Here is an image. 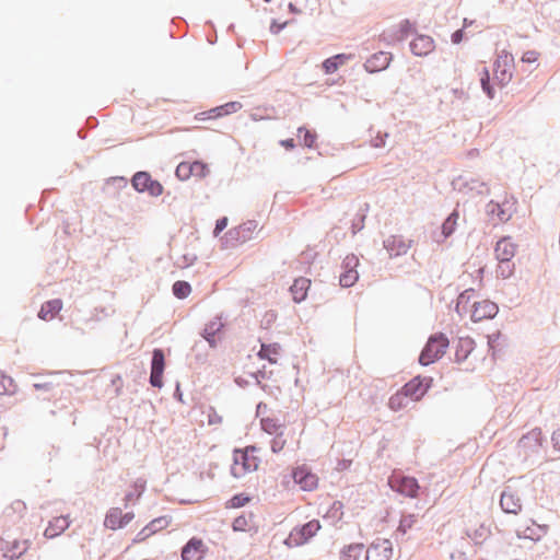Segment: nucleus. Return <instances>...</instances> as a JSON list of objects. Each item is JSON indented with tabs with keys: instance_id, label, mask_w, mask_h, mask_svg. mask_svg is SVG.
Wrapping results in <instances>:
<instances>
[{
	"instance_id": "f257e3e1",
	"label": "nucleus",
	"mask_w": 560,
	"mask_h": 560,
	"mask_svg": "<svg viewBox=\"0 0 560 560\" xmlns=\"http://www.w3.org/2000/svg\"><path fill=\"white\" fill-rule=\"evenodd\" d=\"M448 345L450 341L444 334L440 332L431 336L420 353V364L429 365L441 359L446 352Z\"/></svg>"
},
{
	"instance_id": "f03ea898",
	"label": "nucleus",
	"mask_w": 560,
	"mask_h": 560,
	"mask_svg": "<svg viewBox=\"0 0 560 560\" xmlns=\"http://www.w3.org/2000/svg\"><path fill=\"white\" fill-rule=\"evenodd\" d=\"M452 186L454 190L467 195L469 197L488 195L490 188L487 183L474 178L468 175H459L453 179Z\"/></svg>"
},
{
	"instance_id": "7ed1b4c3",
	"label": "nucleus",
	"mask_w": 560,
	"mask_h": 560,
	"mask_svg": "<svg viewBox=\"0 0 560 560\" xmlns=\"http://www.w3.org/2000/svg\"><path fill=\"white\" fill-rule=\"evenodd\" d=\"M249 451H255V447H247L246 450H235L233 455V466L231 472L234 477L241 478L247 472L254 471L258 467V459L249 456Z\"/></svg>"
},
{
	"instance_id": "20e7f679",
	"label": "nucleus",
	"mask_w": 560,
	"mask_h": 560,
	"mask_svg": "<svg viewBox=\"0 0 560 560\" xmlns=\"http://www.w3.org/2000/svg\"><path fill=\"white\" fill-rule=\"evenodd\" d=\"M320 529V523L317 520H312L302 526L294 527L288 538L285 545L289 547H299L306 544L316 533Z\"/></svg>"
},
{
	"instance_id": "39448f33",
	"label": "nucleus",
	"mask_w": 560,
	"mask_h": 560,
	"mask_svg": "<svg viewBox=\"0 0 560 560\" xmlns=\"http://www.w3.org/2000/svg\"><path fill=\"white\" fill-rule=\"evenodd\" d=\"M513 66V55L505 50H502V52L498 55L493 70L494 79L501 86L506 85L511 81Z\"/></svg>"
},
{
	"instance_id": "423d86ee",
	"label": "nucleus",
	"mask_w": 560,
	"mask_h": 560,
	"mask_svg": "<svg viewBox=\"0 0 560 560\" xmlns=\"http://www.w3.org/2000/svg\"><path fill=\"white\" fill-rule=\"evenodd\" d=\"M432 382V377L416 376L406 383L401 390L410 400L417 401L425 395L428 389L431 387Z\"/></svg>"
},
{
	"instance_id": "0eeeda50",
	"label": "nucleus",
	"mask_w": 560,
	"mask_h": 560,
	"mask_svg": "<svg viewBox=\"0 0 560 560\" xmlns=\"http://www.w3.org/2000/svg\"><path fill=\"white\" fill-rule=\"evenodd\" d=\"M165 369V355L162 349H154L151 359L150 384L153 387L161 388L163 386V372Z\"/></svg>"
},
{
	"instance_id": "6e6552de",
	"label": "nucleus",
	"mask_w": 560,
	"mask_h": 560,
	"mask_svg": "<svg viewBox=\"0 0 560 560\" xmlns=\"http://www.w3.org/2000/svg\"><path fill=\"white\" fill-rule=\"evenodd\" d=\"M28 549L27 540L9 541L0 537V556L7 560H14L24 555Z\"/></svg>"
},
{
	"instance_id": "1a4fd4ad",
	"label": "nucleus",
	"mask_w": 560,
	"mask_h": 560,
	"mask_svg": "<svg viewBox=\"0 0 560 560\" xmlns=\"http://www.w3.org/2000/svg\"><path fill=\"white\" fill-rule=\"evenodd\" d=\"M393 545L388 539H377L368 549L365 560H390Z\"/></svg>"
},
{
	"instance_id": "9d476101",
	"label": "nucleus",
	"mask_w": 560,
	"mask_h": 560,
	"mask_svg": "<svg viewBox=\"0 0 560 560\" xmlns=\"http://www.w3.org/2000/svg\"><path fill=\"white\" fill-rule=\"evenodd\" d=\"M500 506L509 514H518L522 511V500L511 487H506L500 495Z\"/></svg>"
},
{
	"instance_id": "9b49d317",
	"label": "nucleus",
	"mask_w": 560,
	"mask_h": 560,
	"mask_svg": "<svg viewBox=\"0 0 560 560\" xmlns=\"http://www.w3.org/2000/svg\"><path fill=\"white\" fill-rule=\"evenodd\" d=\"M498 305L492 301L483 300L480 302H474L471 319L477 323L487 318H493L498 314Z\"/></svg>"
},
{
	"instance_id": "f8f14e48",
	"label": "nucleus",
	"mask_w": 560,
	"mask_h": 560,
	"mask_svg": "<svg viewBox=\"0 0 560 560\" xmlns=\"http://www.w3.org/2000/svg\"><path fill=\"white\" fill-rule=\"evenodd\" d=\"M389 482L393 489L406 497L415 498L419 490L418 481L413 477H396Z\"/></svg>"
},
{
	"instance_id": "ddd939ff",
	"label": "nucleus",
	"mask_w": 560,
	"mask_h": 560,
	"mask_svg": "<svg viewBox=\"0 0 560 560\" xmlns=\"http://www.w3.org/2000/svg\"><path fill=\"white\" fill-rule=\"evenodd\" d=\"M410 246L411 241H407L399 235H390L384 241V248L390 257H398L407 254Z\"/></svg>"
},
{
	"instance_id": "4468645a",
	"label": "nucleus",
	"mask_w": 560,
	"mask_h": 560,
	"mask_svg": "<svg viewBox=\"0 0 560 560\" xmlns=\"http://www.w3.org/2000/svg\"><path fill=\"white\" fill-rule=\"evenodd\" d=\"M392 60V54L387 51H378L372 55L364 63V69L370 72H380L385 70Z\"/></svg>"
},
{
	"instance_id": "2eb2a0df",
	"label": "nucleus",
	"mask_w": 560,
	"mask_h": 560,
	"mask_svg": "<svg viewBox=\"0 0 560 560\" xmlns=\"http://www.w3.org/2000/svg\"><path fill=\"white\" fill-rule=\"evenodd\" d=\"M292 477L294 482L300 485L301 489L305 491H311L317 486V477L305 467L295 468Z\"/></svg>"
},
{
	"instance_id": "dca6fc26",
	"label": "nucleus",
	"mask_w": 560,
	"mask_h": 560,
	"mask_svg": "<svg viewBox=\"0 0 560 560\" xmlns=\"http://www.w3.org/2000/svg\"><path fill=\"white\" fill-rule=\"evenodd\" d=\"M516 246L511 242L510 237L501 238L494 248L495 257L500 264H509L514 257Z\"/></svg>"
},
{
	"instance_id": "f3484780",
	"label": "nucleus",
	"mask_w": 560,
	"mask_h": 560,
	"mask_svg": "<svg viewBox=\"0 0 560 560\" xmlns=\"http://www.w3.org/2000/svg\"><path fill=\"white\" fill-rule=\"evenodd\" d=\"M433 49L434 42L427 35H419L410 43V50L416 56H427Z\"/></svg>"
},
{
	"instance_id": "a211bd4d",
	"label": "nucleus",
	"mask_w": 560,
	"mask_h": 560,
	"mask_svg": "<svg viewBox=\"0 0 560 560\" xmlns=\"http://www.w3.org/2000/svg\"><path fill=\"white\" fill-rule=\"evenodd\" d=\"M203 556V542L201 539L191 538L182 550L183 560H200Z\"/></svg>"
},
{
	"instance_id": "6ab92c4d",
	"label": "nucleus",
	"mask_w": 560,
	"mask_h": 560,
	"mask_svg": "<svg viewBox=\"0 0 560 560\" xmlns=\"http://www.w3.org/2000/svg\"><path fill=\"white\" fill-rule=\"evenodd\" d=\"M541 430L534 429L527 434L523 435L518 441V447L528 450L532 452L538 451L541 445Z\"/></svg>"
},
{
	"instance_id": "aec40b11",
	"label": "nucleus",
	"mask_w": 560,
	"mask_h": 560,
	"mask_svg": "<svg viewBox=\"0 0 560 560\" xmlns=\"http://www.w3.org/2000/svg\"><path fill=\"white\" fill-rule=\"evenodd\" d=\"M311 287V280L304 277H300L294 280L293 284L290 287V291L292 293L293 300L296 303H301L307 296V291Z\"/></svg>"
},
{
	"instance_id": "412c9836",
	"label": "nucleus",
	"mask_w": 560,
	"mask_h": 560,
	"mask_svg": "<svg viewBox=\"0 0 560 560\" xmlns=\"http://www.w3.org/2000/svg\"><path fill=\"white\" fill-rule=\"evenodd\" d=\"M223 324L220 318L210 320L203 328L201 336L207 340L211 348H215L218 343L217 334L221 331Z\"/></svg>"
},
{
	"instance_id": "4be33fe9",
	"label": "nucleus",
	"mask_w": 560,
	"mask_h": 560,
	"mask_svg": "<svg viewBox=\"0 0 560 560\" xmlns=\"http://www.w3.org/2000/svg\"><path fill=\"white\" fill-rule=\"evenodd\" d=\"M70 525L67 516L54 517L45 529V537L55 538L63 533Z\"/></svg>"
},
{
	"instance_id": "5701e85b",
	"label": "nucleus",
	"mask_w": 560,
	"mask_h": 560,
	"mask_svg": "<svg viewBox=\"0 0 560 560\" xmlns=\"http://www.w3.org/2000/svg\"><path fill=\"white\" fill-rule=\"evenodd\" d=\"M475 348V341L470 337H460L456 343L455 360L465 361Z\"/></svg>"
},
{
	"instance_id": "b1692460",
	"label": "nucleus",
	"mask_w": 560,
	"mask_h": 560,
	"mask_svg": "<svg viewBox=\"0 0 560 560\" xmlns=\"http://www.w3.org/2000/svg\"><path fill=\"white\" fill-rule=\"evenodd\" d=\"M486 212L489 217H497L498 222H506L511 219L512 212L504 208V205H500L491 200L486 206Z\"/></svg>"
},
{
	"instance_id": "393cba45",
	"label": "nucleus",
	"mask_w": 560,
	"mask_h": 560,
	"mask_svg": "<svg viewBox=\"0 0 560 560\" xmlns=\"http://www.w3.org/2000/svg\"><path fill=\"white\" fill-rule=\"evenodd\" d=\"M61 308H62L61 300H59V299L49 300L42 305L40 311L38 313V317L44 320L51 319L55 317V315H57L61 311Z\"/></svg>"
},
{
	"instance_id": "a878e982",
	"label": "nucleus",
	"mask_w": 560,
	"mask_h": 560,
	"mask_svg": "<svg viewBox=\"0 0 560 560\" xmlns=\"http://www.w3.org/2000/svg\"><path fill=\"white\" fill-rule=\"evenodd\" d=\"M167 524H168V521L166 520V517L154 518L144 528H142L140 533H138V535H137L138 540L145 539L147 537L153 535L154 533L159 532L160 529L166 527Z\"/></svg>"
},
{
	"instance_id": "bb28decb",
	"label": "nucleus",
	"mask_w": 560,
	"mask_h": 560,
	"mask_svg": "<svg viewBox=\"0 0 560 560\" xmlns=\"http://www.w3.org/2000/svg\"><path fill=\"white\" fill-rule=\"evenodd\" d=\"M466 534L475 545H481L490 536V529L486 525L480 524L477 527L467 528Z\"/></svg>"
},
{
	"instance_id": "cd10ccee",
	"label": "nucleus",
	"mask_w": 560,
	"mask_h": 560,
	"mask_svg": "<svg viewBox=\"0 0 560 560\" xmlns=\"http://www.w3.org/2000/svg\"><path fill=\"white\" fill-rule=\"evenodd\" d=\"M281 347L279 343H261L260 350L258 351L257 355L260 359L268 360L271 364L277 363V355L280 353Z\"/></svg>"
},
{
	"instance_id": "c85d7f7f",
	"label": "nucleus",
	"mask_w": 560,
	"mask_h": 560,
	"mask_svg": "<svg viewBox=\"0 0 560 560\" xmlns=\"http://www.w3.org/2000/svg\"><path fill=\"white\" fill-rule=\"evenodd\" d=\"M197 168L203 171L206 168V165L201 162H194L192 164L183 162L176 167V176L179 179L185 180L189 178V176L192 175L195 172H197Z\"/></svg>"
},
{
	"instance_id": "c756f323",
	"label": "nucleus",
	"mask_w": 560,
	"mask_h": 560,
	"mask_svg": "<svg viewBox=\"0 0 560 560\" xmlns=\"http://www.w3.org/2000/svg\"><path fill=\"white\" fill-rule=\"evenodd\" d=\"M350 59V56L349 55H345V54H338L336 56H332L330 58H327L324 62H323V68L325 70L326 73L330 74V73H334L338 70V68L343 65L347 60Z\"/></svg>"
},
{
	"instance_id": "7c9ffc66",
	"label": "nucleus",
	"mask_w": 560,
	"mask_h": 560,
	"mask_svg": "<svg viewBox=\"0 0 560 560\" xmlns=\"http://www.w3.org/2000/svg\"><path fill=\"white\" fill-rule=\"evenodd\" d=\"M474 295H475L474 289H467L458 295L455 311L459 315L466 314L468 312L469 304H470V301L474 298Z\"/></svg>"
},
{
	"instance_id": "2f4dec72",
	"label": "nucleus",
	"mask_w": 560,
	"mask_h": 560,
	"mask_svg": "<svg viewBox=\"0 0 560 560\" xmlns=\"http://www.w3.org/2000/svg\"><path fill=\"white\" fill-rule=\"evenodd\" d=\"M104 525H105V527L114 529V530L118 529V528H122L121 509L112 508L105 516Z\"/></svg>"
},
{
	"instance_id": "473e14b6",
	"label": "nucleus",
	"mask_w": 560,
	"mask_h": 560,
	"mask_svg": "<svg viewBox=\"0 0 560 560\" xmlns=\"http://www.w3.org/2000/svg\"><path fill=\"white\" fill-rule=\"evenodd\" d=\"M364 549L363 544H351L340 552V560H359Z\"/></svg>"
},
{
	"instance_id": "72a5a7b5",
	"label": "nucleus",
	"mask_w": 560,
	"mask_h": 560,
	"mask_svg": "<svg viewBox=\"0 0 560 560\" xmlns=\"http://www.w3.org/2000/svg\"><path fill=\"white\" fill-rule=\"evenodd\" d=\"M254 514L253 513H243L242 515L234 518L232 527L235 532H246L249 530L253 524Z\"/></svg>"
},
{
	"instance_id": "f704fd0d",
	"label": "nucleus",
	"mask_w": 560,
	"mask_h": 560,
	"mask_svg": "<svg viewBox=\"0 0 560 560\" xmlns=\"http://www.w3.org/2000/svg\"><path fill=\"white\" fill-rule=\"evenodd\" d=\"M150 180L151 176L149 173L137 172L131 179V184L137 191L143 192L147 191Z\"/></svg>"
},
{
	"instance_id": "c9c22d12",
	"label": "nucleus",
	"mask_w": 560,
	"mask_h": 560,
	"mask_svg": "<svg viewBox=\"0 0 560 560\" xmlns=\"http://www.w3.org/2000/svg\"><path fill=\"white\" fill-rule=\"evenodd\" d=\"M18 389V385L11 376L0 371V395H13Z\"/></svg>"
},
{
	"instance_id": "e433bc0d",
	"label": "nucleus",
	"mask_w": 560,
	"mask_h": 560,
	"mask_svg": "<svg viewBox=\"0 0 560 560\" xmlns=\"http://www.w3.org/2000/svg\"><path fill=\"white\" fill-rule=\"evenodd\" d=\"M409 398L405 395L402 390L396 393L389 398L388 406L392 410L398 411L402 408H406L409 404Z\"/></svg>"
},
{
	"instance_id": "4c0bfd02",
	"label": "nucleus",
	"mask_w": 560,
	"mask_h": 560,
	"mask_svg": "<svg viewBox=\"0 0 560 560\" xmlns=\"http://www.w3.org/2000/svg\"><path fill=\"white\" fill-rule=\"evenodd\" d=\"M458 218H459V213L456 210H454L443 222L442 234H443L444 238H446L453 234V232L455 231V226H456Z\"/></svg>"
},
{
	"instance_id": "58836bf2",
	"label": "nucleus",
	"mask_w": 560,
	"mask_h": 560,
	"mask_svg": "<svg viewBox=\"0 0 560 560\" xmlns=\"http://www.w3.org/2000/svg\"><path fill=\"white\" fill-rule=\"evenodd\" d=\"M242 108V104L238 102H229L224 105L218 106L211 109V113L214 114L215 117L225 116L232 113H236Z\"/></svg>"
},
{
	"instance_id": "ea45409f",
	"label": "nucleus",
	"mask_w": 560,
	"mask_h": 560,
	"mask_svg": "<svg viewBox=\"0 0 560 560\" xmlns=\"http://www.w3.org/2000/svg\"><path fill=\"white\" fill-rule=\"evenodd\" d=\"M173 294L178 299L187 298L191 292V287L186 281H176L172 288Z\"/></svg>"
},
{
	"instance_id": "a19ab883",
	"label": "nucleus",
	"mask_w": 560,
	"mask_h": 560,
	"mask_svg": "<svg viewBox=\"0 0 560 560\" xmlns=\"http://www.w3.org/2000/svg\"><path fill=\"white\" fill-rule=\"evenodd\" d=\"M261 429L268 434H279L278 431L281 429V424L277 419L264 418L260 421Z\"/></svg>"
},
{
	"instance_id": "79ce46f5",
	"label": "nucleus",
	"mask_w": 560,
	"mask_h": 560,
	"mask_svg": "<svg viewBox=\"0 0 560 560\" xmlns=\"http://www.w3.org/2000/svg\"><path fill=\"white\" fill-rule=\"evenodd\" d=\"M359 278L358 271H343L340 275V285L343 288H350L352 287Z\"/></svg>"
},
{
	"instance_id": "37998d69",
	"label": "nucleus",
	"mask_w": 560,
	"mask_h": 560,
	"mask_svg": "<svg viewBox=\"0 0 560 560\" xmlns=\"http://www.w3.org/2000/svg\"><path fill=\"white\" fill-rule=\"evenodd\" d=\"M416 522H417L416 515H413V514L404 515L400 518L397 532L405 535L407 533V530L410 529L415 525Z\"/></svg>"
},
{
	"instance_id": "c03bdc74",
	"label": "nucleus",
	"mask_w": 560,
	"mask_h": 560,
	"mask_svg": "<svg viewBox=\"0 0 560 560\" xmlns=\"http://www.w3.org/2000/svg\"><path fill=\"white\" fill-rule=\"evenodd\" d=\"M144 487H145V482L141 479H138L133 485L135 490H132L126 494V497H125L126 503L133 500V498L139 499L141 497L142 492L144 491ZM125 506H127V504H125Z\"/></svg>"
},
{
	"instance_id": "a18cd8bd",
	"label": "nucleus",
	"mask_w": 560,
	"mask_h": 560,
	"mask_svg": "<svg viewBox=\"0 0 560 560\" xmlns=\"http://www.w3.org/2000/svg\"><path fill=\"white\" fill-rule=\"evenodd\" d=\"M359 265V258L351 254L346 256V258L342 261V269L343 271H357V267Z\"/></svg>"
},
{
	"instance_id": "49530a36",
	"label": "nucleus",
	"mask_w": 560,
	"mask_h": 560,
	"mask_svg": "<svg viewBox=\"0 0 560 560\" xmlns=\"http://www.w3.org/2000/svg\"><path fill=\"white\" fill-rule=\"evenodd\" d=\"M228 241L235 242L237 244H243L246 242V234H242L240 226L235 229H231L228 233Z\"/></svg>"
},
{
	"instance_id": "de8ad7c7",
	"label": "nucleus",
	"mask_w": 560,
	"mask_h": 560,
	"mask_svg": "<svg viewBox=\"0 0 560 560\" xmlns=\"http://www.w3.org/2000/svg\"><path fill=\"white\" fill-rule=\"evenodd\" d=\"M299 136L302 137L303 135V143L307 148H313L316 139V135L312 133L310 130H307L304 127L299 128Z\"/></svg>"
},
{
	"instance_id": "09e8293b",
	"label": "nucleus",
	"mask_w": 560,
	"mask_h": 560,
	"mask_svg": "<svg viewBox=\"0 0 560 560\" xmlns=\"http://www.w3.org/2000/svg\"><path fill=\"white\" fill-rule=\"evenodd\" d=\"M249 497L243 494V493H240V494H235L233 495L230 501H229V506L230 508H242L244 506L247 502H249Z\"/></svg>"
},
{
	"instance_id": "8fccbe9b",
	"label": "nucleus",
	"mask_w": 560,
	"mask_h": 560,
	"mask_svg": "<svg viewBox=\"0 0 560 560\" xmlns=\"http://www.w3.org/2000/svg\"><path fill=\"white\" fill-rule=\"evenodd\" d=\"M257 222L252 220L240 225L242 234H246V241L252 237V233L257 229Z\"/></svg>"
},
{
	"instance_id": "3c124183",
	"label": "nucleus",
	"mask_w": 560,
	"mask_h": 560,
	"mask_svg": "<svg viewBox=\"0 0 560 560\" xmlns=\"http://www.w3.org/2000/svg\"><path fill=\"white\" fill-rule=\"evenodd\" d=\"M147 191L153 196V197H158L160 195H162L163 192V186L158 182V180H153L151 178V180L149 182V185H148V189Z\"/></svg>"
},
{
	"instance_id": "603ef678",
	"label": "nucleus",
	"mask_w": 560,
	"mask_h": 560,
	"mask_svg": "<svg viewBox=\"0 0 560 560\" xmlns=\"http://www.w3.org/2000/svg\"><path fill=\"white\" fill-rule=\"evenodd\" d=\"M480 82L483 92L488 95V97L493 98V89L490 85V78L488 71H485V77L481 78Z\"/></svg>"
},
{
	"instance_id": "864d4df0",
	"label": "nucleus",
	"mask_w": 560,
	"mask_h": 560,
	"mask_svg": "<svg viewBox=\"0 0 560 560\" xmlns=\"http://www.w3.org/2000/svg\"><path fill=\"white\" fill-rule=\"evenodd\" d=\"M285 445V440L282 439V432L277 434L276 438L272 439L271 441V451L273 453H279L280 451L283 450Z\"/></svg>"
},
{
	"instance_id": "5fc2aeb1",
	"label": "nucleus",
	"mask_w": 560,
	"mask_h": 560,
	"mask_svg": "<svg viewBox=\"0 0 560 560\" xmlns=\"http://www.w3.org/2000/svg\"><path fill=\"white\" fill-rule=\"evenodd\" d=\"M277 319V314L273 311L266 312L261 320V326L269 328Z\"/></svg>"
},
{
	"instance_id": "6e6d98bb",
	"label": "nucleus",
	"mask_w": 560,
	"mask_h": 560,
	"mask_svg": "<svg viewBox=\"0 0 560 560\" xmlns=\"http://www.w3.org/2000/svg\"><path fill=\"white\" fill-rule=\"evenodd\" d=\"M342 508L343 505L340 501H335L329 510L331 516L337 520H340L342 516Z\"/></svg>"
},
{
	"instance_id": "4d7b16f0",
	"label": "nucleus",
	"mask_w": 560,
	"mask_h": 560,
	"mask_svg": "<svg viewBox=\"0 0 560 560\" xmlns=\"http://www.w3.org/2000/svg\"><path fill=\"white\" fill-rule=\"evenodd\" d=\"M498 273H499L502 278L506 279V278H509V277H511V276H512V273H513V268H512L509 264H501V265L499 266Z\"/></svg>"
},
{
	"instance_id": "13d9d810",
	"label": "nucleus",
	"mask_w": 560,
	"mask_h": 560,
	"mask_svg": "<svg viewBox=\"0 0 560 560\" xmlns=\"http://www.w3.org/2000/svg\"><path fill=\"white\" fill-rule=\"evenodd\" d=\"M228 225V218L223 217L215 222L213 235L218 236Z\"/></svg>"
},
{
	"instance_id": "bf43d9fd",
	"label": "nucleus",
	"mask_w": 560,
	"mask_h": 560,
	"mask_svg": "<svg viewBox=\"0 0 560 560\" xmlns=\"http://www.w3.org/2000/svg\"><path fill=\"white\" fill-rule=\"evenodd\" d=\"M537 59H538V52H536L535 50H528V51L524 52V55L522 57V61L527 62V63H533Z\"/></svg>"
},
{
	"instance_id": "052dcab7",
	"label": "nucleus",
	"mask_w": 560,
	"mask_h": 560,
	"mask_svg": "<svg viewBox=\"0 0 560 560\" xmlns=\"http://www.w3.org/2000/svg\"><path fill=\"white\" fill-rule=\"evenodd\" d=\"M412 30V25L411 23L408 21V20H405L400 23V38H405L406 36H408V34L411 32Z\"/></svg>"
},
{
	"instance_id": "680f3d73",
	"label": "nucleus",
	"mask_w": 560,
	"mask_h": 560,
	"mask_svg": "<svg viewBox=\"0 0 560 560\" xmlns=\"http://www.w3.org/2000/svg\"><path fill=\"white\" fill-rule=\"evenodd\" d=\"M288 23L289 22H283V23L279 24L276 20H272L271 25H270V32L272 34L277 35L288 25Z\"/></svg>"
},
{
	"instance_id": "e2e57ef3",
	"label": "nucleus",
	"mask_w": 560,
	"mask_h": 560,
	"mask_svg": "<svg viewBox=\"0 0 560 560\" xmlns=\"http://www.w3.org/2000/svg\"><path fill=\"white\" fill-rule=\"evenodd\" d=\"M500 337H501V334L499 331L488 335V346L490 349L494 350L495 345H497L498 340L500 339Z\"/></svg>"
},
{
	"instance_id": "0e129e2a",
	"label": "nucleus",
	"mask_w": 560,
	"mask_h": 560,
	"mask_svg": "<svg viewBox=\"0 0 560 560\" xmlns=\"http://www.w3.org/2000/svg\"><path fill=\"white\" fill-rule=\"evenodd\" d=\"M183 259H184L183 264L177 262L178 267L191 266L195 262V260L197 259V257L195 255H184Z\"/></svg>"
},
{
	"instance_id": "69168bd1",
	"label": "nucleus",
	"mask_w": 560,
	"mask_h": 560,
	"mask_svg": "<svg viewBox=\"0 0 560 560\" xmlns=\"http://www.w3.org/2000/svg\"><path fill=\"white\" fill-rule=\"evenodd\" d=\"M11 508L19 513H23L26 510V505L23 501L16 500L12 503Z\"/></svg>"
},
{
	"instance_id": "338daca9",
	"label": "nucleus",
	"mask_w": 560,
	"mask_h": 560,
	"mask_svg": "<svg viewBox=\"0 0 560 560\" xmlns=\"http://www.w3.org/2000/svg\"><path fill=\"white\" fill-rule=\"evenodd\" d=\"M551 441L553 447L560 451V428L552 433Z\"/></svg>"
},
{
	"instance_id": "774afa93",
	"label": "nucleus",
	"mask_w": 560,
	"mask_h": 560,
	"mask_svg": "<svg viewBox=\"0 0 560 560\" xmlns=\"http://www.w3.org/2000/svg\"><path fill=\"white\" fill-rule=\"evenodd\" d=\"M463 36H464V31L463 30H457L455 31L453 34H452V42L454 44H459L463 39Z\"/></svg>"
}]
</instances>
